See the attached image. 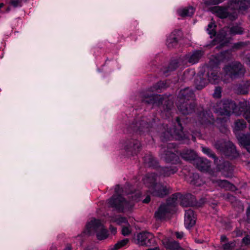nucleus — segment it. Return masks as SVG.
Returning a JSON list of instances; mask_svg holds the SVG:
<instances>
[{
  "mask_svg": "<svg viewBox=\"0 0 250 250\" xmlns=\"http://www.w3.org/2000/svg\"><path fill=\"white\" fill-rule=\"evenodd\" d=\"M241 107L244 108V117L248 123H250V105L249 102L245 101L240 103Z\"/></svg>",
  "mask_w": 250,
  "mask_h": 250,
  "instance_id": "36",
  "label": "nucleus"
},
{
  "mask_svg": "<svg viewBox=\"0 0 250 250\" xmlns=\"http://www.w3.org/2000/svg\"><path fill=\"white\" fill-rule=\"evenodd\" d=\"M229 34L234 35L236 34H242L243 32V29L239 25H234L231 27L229 29L228 28H224L220 33L217 34L216 38L211 42L207 45V46L212 47L215 45L220 43V45H222V42L226 38L228 31Z\"/></svg>",
  "mask_w": 250,
  "mask_h": 250,
  "instance_id": "8",
  "label": "nucleus"
},
{
  "mask_svg": "<svg viewBox=\"0 0 250 250\" xmlns=\"http://www.w3.org/2000/svg\"><path fill=\"white\" fill-rule=\"evenodd\" d=\"M191 132L193 133V135H192V139L193 141H195L196 138L194 136V135H200L201 133L199 129H191Z\"/></svg>",
  "mask_w": 250,
  "mask_h": 250,
  "instance_id": "50",
  "label": "nucleus"
},
{
  "mask_svg": "<svg viewBox=\"0 0 250 250\" xmlns=\"http://www.w3.org/2000/svg\"><path fill=\"white\" fill-rule=\"evenodd\" d=\"M23 1H25V0H9L7 2L9 6L6 8L5 12L9 13L11 11L12 7L14 8L21 7Z\"/></svg>",
  "mask_w": 250,
  "mask_h": 250,
  "instance_id": "34",
  "label": "nucleus"
},
{
  "mask_svg": "<svg viewBox=\"0 0 250 250\" xmlns=\"http://www.w3.org/2000/svg\"><path fill=\"white\" fill-rule=\"evenodd\" d=\"M239 144L250 153V134H239L236 135Z\"/></svg>",
  "mask_w": 250,
  "mask_h": 250,
  "instance_id": "25",
  "label": "nucleus"
},
{
  "mask_svg": "<svg viewBox=\"0 0 250 250\" xmlns=\"http://www.w3.org/2000/svg\"><path fill=\"white\" fill-rule=\"evenodd\" d=\"M150 201V197L149 195H147L145 199H144L143 202L144 203L147 204Z\"/></svg>",
  "mask_w": 250,
  "mask_h": 250,
  "instance_id": "53",
  "label": "nucleus"
},
{
  "mask_svg": "<svg viewBox=\"0 0 250 250\" xmlns=\"http://www.w3.org/2000/svg\"><path fill=\"white\" fill-rule=\"evenodd\" d=\"M229 7L231 9H234V11L232 13V17L233 19L237 18L238 12L239 11H245L248 8V6L246 3L240 0H234L232 1Z\"/></svg>",
  "mask_w": 250,
  "mask_h": 250,
  "instance_id": "19",
  "label": "nucleus"
},
{
  "mask_svg": "<svg viewBox=\"0 0 250 250\" xmlns=\"http://www.w3.org/2000/svg\"><path fill=\"white\" fill-rule=\"evenodd\" d=\"M173 128L169 127L167 125H164V131L162 133L161 137L163 141L175 139L184 141V143H188L190 140L189 136L185 134L183 131L181 119L177 117L172 125Z\"/></svg>",
  "mask_w": 250,
  "mask_h": 250,
  "instance_id": "2",
  "label": "nucleus"
},
{
  "mask_svg": "<svg viewBox=\"0 0 250 250\" xmlns=\"http://www.w3.org/2000/svg\"><path fill=\"white\" fill-rule=\"evenodd\" d=\"M216 26L214 22H210L208 25L207 28V31L208 34L210 35V38H212L216 35L215 28Z\"/></svg>",
  "mask_w": 250,
  "mask_h": 250,
  "instance_id": "41",
  "label": "nucleus"
},
{
  "mask_svg": "<svg viewBox=\"0 0 250 250\" xmlns=\"http://www.w3.org/2000/svg\"><path fill=\"white\" fill-rule=\"evenodd\" d=\"M86 233L91 234L95 232L98 240H102L107 238L108 236V231L102 224L100 220L92 219L86 226Z\"/></svg>",
  "mask_w": 250,
  "mask_h": 250,
  "instance_id": "6",
  "label": "nucleus"
},
{
  "mask_svg": "<svg viewBox=\"0 0 250 250\" xmlns=\"http://www.w3.org/2000/svg\"><path fill=\"white\" fill-rule=\"evenodd\" d=\"M235 246V241H230L222 245V248L225 250H230L233 249Z\"/></svg>",
  "mask_w": 250,
  "mask_h": 250,
  "instance_id": "46",
  "label": "nucleus"
},
{
  "mask_svg": "<svg viewBox=\"0 0 250 250\" xmlns=\"http://www.w3.org/2000/svg\"><path fill=\"white\" fill-rule=\"evenodd\" d=\"M138 244L146 247L154 246L156 244L153 234L148 232H142L137 236Z\"/></svg>",
  "mask_w": 250,
  "mask_h": 250,
  "instance_id": "17",
  "label": "nucleus"
},
{
  "mask_svg": "<svg viewBox=\"0 0 250 250\" xmlns=\"http://www.w3.org/2000/svg\"><path fill=\"white\" fill-rule=\"evenodd\" d=\"M170 197L168 198L166 204L161 205L155 213V216L158 219H164L168 217L169 214L175 210V206Z\"/></svg>",
  "mask_w": 250,
  "mask_h": 250,
  "instance_id": "11",
  "label": "nucleus"
},
{
  "mask_svg": "<svg viewBox=\"0 0 250 250\" xmlns=\"http://www.w3.org/2000/svg\"><path fill=\"white\" fill-rule=\"evenodd\" d=\"M214 146L224 155L231 158H234L238 156L235 146L229 141L218 140L215 143Z\"/></svg>",
  "mask_w": 250,
  "mask_h": 250,
  "instance_id": "7",
  "label": "nucleus"
},
{
  "mask_svg": "<svg viewBox=\"0 0 250 250\" xmlns=\"http://www.w3.org/2000/svg\"><path fill=\"white\" fill-rule=\"evenodd\" d=\"M146 166L151 167L154 168L158 167V163L157 160L153 157L151 154H146L143 158Z\"/></svg>",
  "mask_w": 250,
  "mask_h": 250,
  "instance_id": "31",
  "label": "nucleus"
},
{
  "mask_svg": "<svg viewBox=\"0 0 250 250\" xmlns=\"http://www.w3.org/2000/svg\"><path fill=\"white\" fill-rule=\"evenodd\" d=\"M189 74V71H185L184 73V77H186L187 76L188 74Z\"/></svg>",
  "mask_w": 250,
  "mask_h": 250,
  "instance_id": "57",
  "label": "nucleus"
},
{
  "mask_svg": "<svg viewBox=\"0 0 250 250\" xmlns=\"http://www.w3.org/2000/svg\"><path fill=\"white\" fill-rule=\"evenodd\" d=\"M229 9H231L229 6V7L215 6L213 8V12L216 14V16L220 18L224 19L229 17L231 20H234L235 19H233L232 13H229Z\"/></svg>",
  "mask_w": 250,
  "mask_h": 250,
  "instance_id": "21",
  "label": "nucleus"
},
{
  "mask_svg": "<svg viewBox=\"0 0 250 250\" xmlns=\"http://www.w3.org/2000/svg\"><path fill=\"white\" fill-rule=\"evenodd\" d=\"M213 96L214 98H220L221 96V88L220 86H217L214 90Z\"/></svg>",
  "mask_w": 250,
  "mask_h": 250,
  "instance_id": "48",
  "label": "nucleus"
},
{
  "mask_svg": "<svg viewBox=\"0 0 250 250\" xmlns=\"http://www.w3.org/2000/svg\"><path fill=\"white\" fill-rule=\"evenodd\" d=\"M196 223V217L194 211L189 209L186 210L185 214V225L187 229L192 227Z\"/></svg>",
  "mask_w": 250,
  "mask_h": 250,
  "instance_id": "22",
  "label": "nucleus"
},
{
  "mask_svg": "<svg viewBox=\"0 0 250 250\" xmlns=\"http://www.w3.org/2000/svg\"><path fill=\"white\" fill-rule=\"evenodd\" d=\"M109 229L112 233L115 234L116 232V228H114L113 226H110Z\"/></svg>",
  "mask_w": 250,
  "mask_h": 250,
  "instance_id": "54",
  "label": "nucleus"
},
{
  "mask_svg": "<svg viewBox=\"0 0 250 250\" xmlns=\"http://www.w3.org/2000/svg\"><path fill=\"white\" fill-rule=\"evenodd\" d=\"M127 224L128 226L123 227L122 228V234L124 236L128 235L131 232L129 228V225L128 224V223Z\"/></svg>",
  "mask_w": 250,
  "mask_h": 250,
  "instance_id": "49",
  "label": "nucleus"
},
{
  "mask_svg": "<svg viewBox=\"0 0 250 250\" xmlns=\"http://www.w3.org/2000/svg\"><path fill=\"white\" fill-rule=\"evenodd\" d=\"M115 194L108 200L109 206L119 212H124L130 210L133 206V200L128 202L120 194L121 189L119 185L115 188Z\"/></svg>",
  "mask_w": 250,
  "mask_h": 250,
  "instance_id": "4",
  "label": "nucleus"
},
{
  "mask_svg": "<svg viewBox=\"0 0 250 250\" xmlns=\"http://www.w3.org/2000/svg\"><path fill=\"white\" fill-rule=\"evenodd\" d=\"M166 249L171 250H183L179 244L175 241H168L164 243Z\"/></svg>",
  "mask_w": 250,
  "mask_h": 250,
  "instance_id": "38",
  "label": "nucleus"
},
{
  "mask_svg": "<svg viewBox=\"0 0 250 250\" xmlns=\"http://www.w3.org/2000/svg\"><path fill=\"white\" fill-rule=\"evenodd\" d=\"M157 175L154 173H147L143 178V182L149 190V188L154 185L156 183Z\"/></svg>",
  "mask_w": 250,
  "mask_h": 250,
  "instance_id": "30",
  "label": "nucleus"
},
{
  "mask_svg": "<svg viewBox=\"0 0 250 250\" xmlns=\"http://www.w3.org/2000/svg\"><path fill=\"white\" fill-rule=\"evenodd\" d=\"M3 6H4V4H3V3H0V9L2 7H3Z\"/></svg>",
  "mask_w": 250,
  "mask_h": 250,
  "instance_id": "58",
  "label": "nucleus"
},
{
  "mask_svg": "<svg viewBox=\"0 0 250 250\" xmlns=\"http://www.w3.org/2000/svg\"><path fill=\"white\" fill-rule=\"evenodd\" d=\"M227 198L229 201L233 205V206H238L239 211H243L244 210V207L242 204V203L238 200L236 199V198L230 194H227Z\"/></svg>",
  "mask_w": 250,
  "mask_h": 250,
  "instance_id": "37",
  "label": "nucleus"
},
{
  "mask_svg": "<svg viewBox=\"0 0 250 250\" xmlns=\"http://www.w3.org/2000/svg\"><path fill=\"white\" fill-rule=\"evenodd\" d=\"M185 179L190 185L195 186H200L202 184V181L198 174L189 172L188 174H186Z\"/></svg>",
  "mask_w": 250,
  "mask_h": 250,
  "instance_id": "24",
  "label": "nucleus"
},
{
  "mask_svg": "<svg viewBox=\"0 0 250 250\" xmlns=\"http://www.w3.org/2000/svg\"><path fill=\"white\" fill-rule=\"evenodd\" d=\"M194 98V92L189 87L180 90L178 96L179 101L177 103V106L181 113L186 115L194 111L195 104L192 101Z\"/></svg>",
  "mask_w": 250,
  "mask_h": 250,
  "instance_id": "3",
  "label": "nucleus"
},
{
  "mask_svg": "<svg viewBox=\"0 0 250 250\" xmlns=\"http://www.w3.org/2000/svg\"><path fill=\"white\" fill-rule=\"evenodd\" d=\"M249 129H250V126H249Z\"/></svg>",
  "mask_w": 250,
  "mask_h": 250,
  "instance_id": "64",
  "label": "nucleus"
},
{
  "mask_svg": "<svg viewBox=\"0 0 250 250\" xmlns=\"http://www.w3.org/2000/svg\"><path fill=\"white\" fill-rule=\"evenodd\" d=\"M147 250H160L158 247H156L153 248H149L147 249Z\"/></svg>",
  "mask_w": 250,
  "mask_h": 250,
  "instance_id": "56",
  "label": "nucleus"
},
{
  "mask_svg": "<svg viewBox=\"0 0 250 250\" xmlns=\"http://www.w3.org/2000/svg\"><path fill=\"white\" fill-rule=\"evenodd\" d=\"M249 65H250V58H249Z\"/></svg>",
  "mask_w": 250,
  "mask_h": 250,
  "instance_id": "62",
  "label": "nucleus"
},
{
  "mask_svg": "<svg viewBox=\"0 0 250 250\" xmlns=\"http://www.w3.org/2000/svg\"><path fill=\"white\" fill-rule=\"evenodd\" d=\"M170 188L162 183H156L149 188L148 192L153 196L164 198L170 192Z\"/></svg>",
  "mask_w": 250,
  "mask_h": 250,
  "instance_id": "14",
  "label": "nucleus"
},
{
  "mask_svg": "<svg viewBox=\"0 0 250 250\" xmlns=\"http://www.w3.org/2000/svg\"><path fill=\"white\" fill-rule=\"evenodd\" d=\"M226 75L230 78L233 79L244 75L245 70L243 65L238 62H232L223 68Z\"/></svg>",
  "mask_w": 250,
  "mask_h": 250,
  "instance_id": "10",
  "label": "nucleus"
},
{
  "mask_svg": "<svg viewBox=\"0 0 250 250\" xmlns=\"http://www.w3.org/2000/svg\"><path fill=\"white\" fill-rule=\"evenodd\" d=\"M219 105L220 107L216 109V112L221 115L229 116L231 113L235 112L236 108L235 103L229 100L221 101Z\"/></svg>",
  "mask_w": 250,
  "mask_h": 250,
  "instance_id": "16",
  "label": "nucleus"
},
{
  "mask_svg": "<svg viewBox=\"0 0 250 250\" xmlns=\"http://www.w3.org/2000/svg\"><path fill=\"white\" fill-rule=\"evenodd\" d=\"M180 30H175L172 32L167 39V43L168 47H174L178 43L180 37Z\"/></svg>",
  "mask_w": 250,
  "mask_h": 250,
  "instance_id": "29",
  "label": "nucleus"
},
{
  "mask_svg": "<svg viewBox=\"0 0 250 250\" xmlns=\"http://www.w3.org/2000/svg\"><path fill=\"white\" fill-rule=\"evenodd\" d=\"M204 55V52L201 50H195L192 54H189L186 56V60L188 62L192 64L199 62Z\"/></svg>",
  "mask_w": 250,
  "mask_h": 250,
  "instance_id": "27",
  "label": "nucleus"
},
{
  "mask_svg": "<svg viewBox=\"0 0 250 250\" xmlns=\"http://www.w3.org/2000/svg\"><path fill=\"white\" fill-rule=\"evenodd\" d=\"M246 127V123L243 119H238L235 122L234 130L239 131L244 129Z\"/></svg>",
  "mask_w": 250,
  "mask_h": 250,
  "instance_id": "40",
  "label": "nucleus"
},
{
  "mask_svg": "<svg viewBox=\"0 0 250 250\" xmlns=\"http://www.w3.org/2000/svg\"><path fill=\"white\" fill-rule=\"evenodd\" d=\"M201 149L204 154L207 155L209 157L213 158L214 160V162H216L218 159L216 157L215 154L210 148L207 147L201 146Z\"/></svg>",
  "mask_w": 250,
  "mask_h": 250,
  "instance_id": "42",
  "label": "nucleus"
},
{
  "mask_svg": "<svg viewBox=\"0 0 250 250\" xmlns=\"http://www.w3.org/2000/svg\"><path fill=\"white\" fill-rule=\"evenodd\" d=\"M207 72L206 77L207 78L208 83L212 84H216L222 80L224 83H228V80L223 79L220 76L219 68L217 66H207L205 69Z\"/></svg>",
  "mask_w": 250,
  "mask_h": 250,
  "instance_id": "15",
  "label": "nucleus"
},
{
  "mask_svg": "<svg viewBox=\"0 0 250 250\" xmlns=\"http://www.w3.org/2000/svg\"><path fill=\"white\" fill-rule=\"evenodd\" d=\"M250 212V207H249L247 210V212Z\"/></svg>",
  "mask_w": 250,
  "mask_h": 250,
  "instance_id": "60",
  "label": "nucleus"
},
{
  "mask_svg": "<svg viewBox=\"0 0 250 250\" xmlns=\"http://www.w3.org/2000/svg\"><path fill=\"white\" fill-rule=\"evenodd\" d=\"M242 242L245 245L250 244V237L248 235L245 236L242 240Z\"/></svg>",
  "mask_w": 250,
  "mask_h": 250,
  "instance_id": "51",
  "label": "nucleus"
},
{
  "mask_svg": "<svg viewBox=\"0 0 250 250\" xmlns=\"http://www.w3.org/2000/svg\"><path fill=\"white\" fill-rule=\"evenodd\" d=\"M249 45H250V42H238L235 43L232 46V48L236 50L242 49L245 48L246 46Z\"/></svg>",
  "mask_w": 250,
  "mask_h": 250,
  "instance_id": "43",
  "label": "nucleus"
},
{
  "mask_svg": "<svg viewBox=\"0 0 250 250\" xmlns=\"http://www.w3.org/2000/svg\"><path fill=\"white\" fill-rule=\"evenodd\" d=\"M211 181L215 187H218L225 190L234 191L236 187L226 180H221L218 179H211Z\"/></svg>",
  "mask_w": 250,
  "mask_h": 250,
  "instance_id": "20",
  "label": "nucleus"
},
{
  "mask_svg": "<svg viewBox=\"0 0 250 250\" xmlns=\"http://www.w3.org/2000/svg\"><path fill=\"white\" fill-rule=\"evenodd\" d=\"M85 250H90L87 249H85Z\"/></svg>",
  "mask_w": 250,
  "mask_h": 250,
  "instance_id": "63",
  "label": "nucleus"
},
{
  "mask_svg": "<svg viewBox=\"0 0 250 250\" xmlns=\"http://www.w3.org/2000/svg\"><path fill=\"white\" fill-rule=\"evenodd\" d=\"M195 12V9L192 6H188L178 10V14L181 17L191 16Z\"/></svg>",
  "mask_w": 250,
  "mask_h": 250,
  "instance_id": "33",
  "label": "nucleus"
},
{
  "mask_svg": "<svg viewBox=\"0 0 250 250\" xmlns=\"http://www.w3.org/2000/svg\"><path fill=\"white\" fill-rule=\"evenodd\" d=\"M180 155L181 157L186 161H193L194 162L197 159V155L195 152L192 150H183Z\"/></svg>",
  "mask_w": 250,
  "mask_h": 250,
  "instance_id": "32",
  "label": "nucleus"
},
{
  "mask_svg": "<svg viewBox=\"0 0 250 250\" xmlns=\"http://www.w3.org/2000/svg\"><path fill=\"white\" fill-rule=\"evenodd\" d=\"M179 60H174L171 61L167 68L163 69L162 71L163 73L167 76V73L169 72L175 70L179 66Z\"/></svg>",
  "mask_w": 250,
  "mask_h": 250,
  "instance_id": "35",
  "label": "nucleus"
},
{
  "mask_svg": "<svg viewBox=\"0 0 250 250\" xmlns=\"http://www.w3.org/2000/svg\"><path fill=\"white\" fill-rule=\"evenodd\" d=\"M124 147L126 151L131 152L132 154H135L140 151L141 144L139 141L131 139L125 141Z\"/></svg>",
  "mask_w": 250,
  "mask_h": 250,
  "instance_id": "18",
  "label": "nucleus"
},
{
  "mask_svg": "<svg viewBox=\"0 0 250 250\" xmlns=\"http://www.w3.org/2000/svg\"><path fill=\"white\" fill-rule=\"evenodd\" d=\"M208 83V80H206L200 79V80H199L197 79L195 81L196 88L198 90H201L205 87Z\"/></svg>",
  "mask_w": 250,
  "mask_h": 250,
  "instance_id": "44",
  "label": "nucleus"
},
{
  "mask_svg": "<svg viewBox=\"0 0 250 250\" xmlns=\"http://www.w3.org/2000/svg\"><path fill=\"white\" fill-rule=\"evenodd\" d=\"M175 147V145L174 144H168L167 149L165 147L162 148L161 156L167 163L177 164L180 162L179 156L175 154L172 150Z\"/></svg>",
  "mask_w": 250,
  "mask_h": 250,
  "instance_id": "12",
  "label": "nucleus"
},
{
  "mask_svg": "<svg viewBox=\"0 0 250 250\" xmlns=\"http://www.w3.org/2000/svg\"><path fill=\"white\" fill-rule=\"evenodd\" d=\"M167 87L166 83L160 81L152 87L148 89L141 92L140 97L142 102L147 104H156L158 105H163L164 111L163 114H170V111L173 107V102L168 99L167 98H164L161 95L154 94V92H159L165 89Z\"/></svg>",
  "mask_w": 250,
  "mask_h": 250,
  "instance_id": "1",
  "label": "nucleus"
},
{
  "mask_svg": "<svg viewBox=\"0 0 250 250\" xmlns=\"http://www.w3.org/2000/svg\"><path fill=\"white\" fill-rule=\"evenodd\" d=\"M178 170L177 167L170 166L169 167H159L158 171L161 176L163 177H169L175 173Z\"/></svg>",
  "mask_w": 250,
  "mask_h": 250,
  "instance_id": "28",
  "label": "nucleus"
},
{
  "mask_svg": "<svg viewBox=\"0 0 250 250\" xmlns=\"http://www.w3.org/2000/svg\"><path fill=\"white\" fill-rule=\"evenodd\" d=\"M175 235L178 239H182L184 236V233L183 232H176Z\"/></svg>",
  "mask_w": 250,
  "mask_h": 250,
  "instance_id": "52",
  "label": "nucleus"
},
{
  "mask_svg": "<svg viewBox=\"0 0 250 250\" xmlns=\"http://www.w3.org/2000/svg\"><path fill=\"white\" fill-rule=\"evenodd\" d=\"M64 250H71V249L69 247H67Z\"/></svg>",
  "mask_w": 250,
  "mask_h": 250,
  "instance_id": "59",
  "label": "nucleus"
},
{
  "mask_svg": "<svg viewBox=\"0 0 250 250\" xmlns=\"http://www.w3.org/2000/svg\"><path fill=\"white\" fill-rule=\"evenodd\" d=\"M239 144L250 153V134H239L236 135Z\"/></svg>",
  "mask_w": 250,
  "mask_h": 250,
  "instance_id": "26",
  "label": "nucleus"
},
{
  "mask_svg": "<svg viewBox=\"0 0 250 250\" xmlns=\"http://www.w3.org/2000/svg\"><path fill=\"white\" fill-rule=\"evenodd\" d=\"M216 48H217V49H219L220 48V46H216Z\"/></svg>",
  "mask_w": 250,
  "mask_h": 250,
  "instance_id": "61",
  "label": "nucleus"
},
{
  "mask_svg": "<svg viewBox=\"0 0 250 250\" xmlns=\"http://www.w3.org/2000/svg\"><path fill=\"white\" fill-rule=\"evenodd\" d=\"M227 238L225 235H222L220 238V240L221 242H225L227 241Z\"/></svg>",
  "mask_w": 250,
  "mask_h": 250,
  "instance_id": "55",
  "label": "nucleus"
},
{
  "mask_svg": "<svg viewBox=\"0 0 250 250\" xmlns=\"http://www.w3.org/2000/svg\"><path fill=\"white\" fill-rule=\"evenodd\" d=\"M153 126V123H149L147 122V119L143 117L138 122H136L135 123L131 125L130 128L133 131L139 134L143 135L146 133H148L150 131V128Z\"/></svg>",
  "mask_w": 250,
  "mask_h": 250,
  "instance_id": "13",
  "label": "nucleus"
},
{
  "mask_svg": "<svg viewBox=\"0 0 250 250\" xmlns=\"http://www.w3.org/2000/svg\"><path fill=\"white\" fill-rule=\"evenodd\" d=\"M224 0H206L205 3L206 4L209 5H216L223 2Z\"/></svg>",
  "mask_w": 250,
  "mask_h": 250,
  "instance_id": "47",
  "label": "nucleus"
},
{
  "mask_svg": "<svg viewBox=\"0 0 250 250\" xmlns=\"http://www.w3.org/2000/svg\"><path fill=\"white\" fill-rule=\"evenodd\" d=\"M110 221L116 223L117 224L121 225L123 224H127V220L125 217L121 216H115L111 217Z\"/></svg>",
  "mask_w": 250,
  "mask_h": 250,
  "instance_id": "39",
  "label": "nucleus"
},
{
  "mask_svg": "<svg viewBox=\"0 0 250 250\" xmlns=\"http://www.w3.org/2000/svg\"><path fill=\"white\" fill-rule=\"evenodd\" d=\"M197 168L202 171H207L210 167V162L207 159L197 158L194 162Z\"/></svg>",
  "mask_w": 250,
  "mask_h": 250,
  "instance_id": "23",
  "label": "nucleus"
},
{
  "mask_svg": "<svg viewBox=\"0 0 250 250\" xmlns=\"http://www.w3.org/2000/svg\"><path fill=\"white\" fill-rule=\"evenodd\" d=\"M129 242V240L127 238L124 239L119 242H118L114 246V250H117L124 246H125Z\"/></svg>",
  "mask_w": 250,
  "mask_h": 250,
  "instance_id": "45",
  "label": "nucleus"
},
{
  "mask_svg": "<svg viewBox=\"0 0 250 250\" xmlns=\"http://www.w3.org/2000/svg\"><path fill=\"white\" fill-rule=\"evenodd\" d=\"M195 120V124L197 127L199 126H202L204 127H212L214 124L221 122L225 129H226L224 125V119L217 118L216 120H215L210 111L203 110L200 112L197 115Z\"/></svg>",
  "mask_w": 250,
  "mask_h": 250,
  "instance_id": "5",
  "label": "nucleus"
},
{
  "mask_svg": "<svg viewBox=\"0 0 250 250\" xmlns=\"http://www.w3.org/2000/svg\"><path fill=\"white\" fill-rule=\"evenodd\" d=\"M170 198L175 206L179 202L181 206L185 207L198 206L195 196L191 194L183 195L180 193H177L172 194Z\"/></svg>",
  "mask_w": 250,
  "mask_h": 250,
  "instance_id": "9",
  "label": "nucleus"
}]
</instances>
